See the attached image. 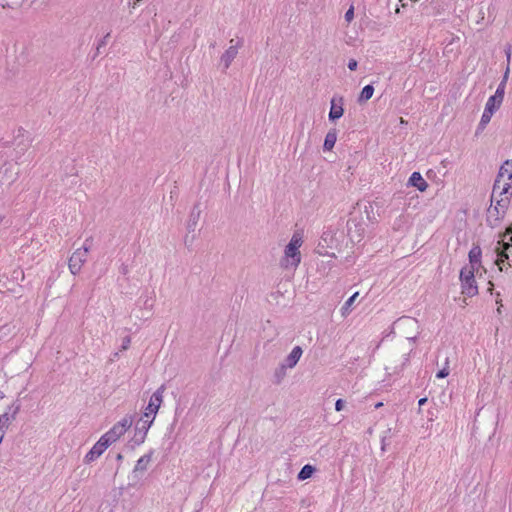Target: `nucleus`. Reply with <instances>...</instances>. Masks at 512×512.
<instances>
[{"label":"nucleus","mask_w":512,"mask_h":512,"mask_svg":"<svg viewBox=\"0 0 512 512\" xmlns=\"http://www.w3.org/2000/svg\"><path fill=\"white\" fill-rule=\"evenodd\" d=\"M512 193V160H506L500 167L493 185V198Z\"/></svg>","instance_id":"obj_1"},{"label":"nucleus","mask_w":512,"mask_h":512,"mask_svg":"<svg viewBox=\"0 0 512 512\" xmlns=\"http://www.w3.org/2000/svg\"><path fill=\"white\" fill-rule=\"evenodd\" d=\"M302 237L298 233H294L290 242L285 247L284 259L281 265L285 268L297 267L301 262V254L299 248L302 245Z\"/></svg>","instance_id":"obj_2"},{"label":"nucleus","mask_w":512,"mask_h":512,"mask_svg":"<svg viewBox=\"0 0 512 512\" xmlns=\"http://www.w3.org/2000/svg\"><path fill=\"white\" fill-rule=\"evenodd\" d=\"M502 239L498 242V245H502V248L497 247V258L495 260V264L498 266L501 272L508 271L511 268V263L509 262V254L508 250L512 247L509 243H505V239L509 238V241L512 242V226L506 228V231L501 235Z\"/></svg>","instance_id":"obj_3"},{"label":"nucleus","mask_w":512,"mask_h":512,"mask_svg":"<svg viewBox=\"0 0 512 512\" xmlns=\"http://www.w3.org/2000/svg\"><path fill=\"white\" fill-rule=\"evenodd\" d=\"M340 241L337 237V231L329 228L323 232L317 247L321 255L335 256V251L339 250Z\"/></svg>","instance_id":"obj_4"},{"label":"nucleus","mask_w":512,"mask_h":512,"mask_svg":"<svg viewBox=\"0 0 512 512\" xmlns=\"http://www.w3.org/2000/svg\"><path fill=\"white\" fill-rule=\"evenodd\" d=\"M474 273V268H468L467 266L463 267L460 271L462 294L467 297H473L478 294Z\"/></svg>","instance_id":"obj_5"},{"label":"nucleus","mask_w":512,"mask_h":512,"mask_svg":"<svg viewBox=\"0 0 512 512\" xmlns=\"http://www.w3.org/2000/svg\"><path fill=\"white\" fill-rule=\"evenodd\" d=\"M132 423V417L127 415L121 421L114 424V426L101 437L106 439V442L111 445L116 442L128 430V428L131 427Z\"/></svg>","instance_id":"obj_6"},{"label":"nucleus","mask_w":512,"mask_h":512,"mask_svg":"<svg viewBox=\"0 0 512 512\" xmlns=\"http://www.w3.org/2000/svg\"><path fill=\"white\" fill-rule=\"evenodd\" d=\"M165 391V386L161 385L150 397L149 403L145 408V412L143 417L151 419L155 418L156 413L158 412L161 403L163 401V393Z\"/></svg>","instance_id":"obj_7"},{"label":"nucleus","mask_w":512,"mask_h":512,"mask_svg":"<svg viewBox=\"0 0 512 512\" xmlns=\"http://www.w3.org/2000/svg\"><path fill=\"white\" fill-rule=\"evenodd\" d=\"M89 252V246L78 248L72 256L69 258L68 266L69 270L73 275L80 272L83 264L87 260Z\"/></svg>","instance_id":"obj_8"},{"label":"nucleus","mask_w":512,"mask_h":512,"mask_svg":"<svg viewBox=\"0 0 512 512\" xmlns=\"http://www.w3.org/2000/svg\"><path fill=\"white\" fill-rule=\"evenodd\" d=\"M364 223L357 218H351L347 221V235L351 242L359 243L364 235L365 227Z\"/></svg>","instance_id":"obj_9"},{"label":"nucleus","mask_w":512,"mask_h":512,"mask_svg":"<svg viewBox=\"0 0 512 512\" xmlns=\"http://www.w3.org/2000/svg\"><path fill=\"white\" fill-rule=\"evenodd\" d=\"M152 423L153 418L148 419L143 416L136 422L135 433L132 438V441L135 445H140L145 441L147 432Z\"/></svg>","instance_id":"obj_10"},{"label":"nucleus","mask_w":512,"mask_h":512,"mask_svg":"<svg viewBox=\"0 0 512 512\" xmlns=\"http://www.w3.org/2000/svg\"><path fill=\"white\" fill-rule=\"evenodd\" d=\"M491 201H495L496 205L494 207L491 206L488 209V213L490 216H495L496 220H498L500 217H503L505 210L510 203L508 194L500 196L499 193H497L495 198H493L492 195Z\"/></svg>","instance_id":"obj_11"},{"label":"nucleus","mask_w":512,"mask_h":512,"mask_svg":"<svg viewBox=\"0 0 512 512\" xmlns=\"http://www.w3.org/2000/svg\"><path fill=\"white\" fill-rule=\"evenodd\" d=\"M20 408V403L15 401L8 407V410L0 416V427H2V430L7 429L9 425L16 419Z\"/></svg>","instance_id":"obj_12"},{"label":"nucleus","mask_w":512,"mask_h":512,"mask_svg":"<svg viewBox=\"0 0 512 512\" xmlns=\"http://www.w3.org/2000/svg\"><path fill=\"white\" fill-rule=\"evenodd\" d=\"M331 107L328 118L330 121H336L341 118L344 114V98L342 96H333L330 101Z\"/></svg>","instance_id":"obj_13"},{"label":"nucleus","mask_w":512,"mask_h":512,"mask_svg":"<svg viewBox=\"0 0 512 512\" xmlns=\"http://www.w3.org/2000/svg\"><path fill=\"white\" fill-rule=\"evenodd\" d=\"M110 445L102 437L85 456V462L89 463L97 459Z\"/></svg>","instance_id":"obj_14"},{"label":"nucleus","mask_w":512,"mask_h":512,"mask_svg":"<svg viewBox=\"0 0 512 512\" xmlns=\"http://www.w3.org/2000/svg\"><path fill=\"white\" fill-rule=\"evenodd\" d=\"M502 86L503 85H498L495 94L493 96L489 97L485 106L492 108L494 110L499 109V107L501 106V104L503 102L504 94H505V89H503Z\"/></svg>","instance_id":"obj_15"},{"label":"nucleus","mask_w":512,"mask_h":512,"mask_svg":"<svg viewBox=\"0 0 512 512\" xmlns=\"http://www.w3.org/2000/svg\"><path fill=\"white\" fill-rule=\"evenodd\" d=\"M200 215L201 209L200 205L197 203L193 206L186 224V229L189 233L194 232L196 230L198 221L200 219Z\"/></svg>","instance_id":"obj_16"},{"label":"nucleus","mask_w":512,"mask_h":512,"mask_svg":"<svg viewBox=\"0 0 512 512\" xmlns=\"http://www.w3.org/2000/svg\"><path fill=\"white\" fill-rule=\"evenodd\" d=\"M302 353V348L300 346H295L290 352V354L284 359L281 365L284 366L285 368L295 367L298 361L300 360Z\"/></svg>","instance_id":"obj_17"},{"label":"nucleus","mask_w":512,"mask_h":512,"mask_svg":"<svg viewBox=\"0 0 512 512\" xmlns=\"http://www.w3.org/2000/svg\"><path fill=\"white\" fill-rule=\"evenodd\" d=\"M408 185L416 187L421 192H424L428 188V183L419 172H413L411 174Z\"/></svg>","instance_id":"obj_18"},{"label":"nucleus","mask_w":512,"mask_h":512,"mask_svg":"<svg viewBox=\"0 0 512 512\" xmlns=\"http://www.w3.org/2000/svg\"><path fill=\"white\" fill-rule=\"evenodd\" d=\"M238 53V46H230L221 56V63L224 65V70L228 69L232 61L235 59Z\"/></svg>","instance_id":"obj_19"},{"label":"nucleus","mask_w":512,"mask_h":512,"mask_svg":"<svg viewBox=\"0 0 512 512\" xmlns=\"http://www.w3.org/2000/svg\"><path fill=\"white\" fill-rule=\"evenodd\" d=\"M153 451L143 455L140 457L134 467L133 474L137 476L138 473H143L147 470L148 464L152 459Z\"/></svg>","instance_id":"obj_20"},{"label":"nucleus","mask_w":512,"mask_h":512,"mask_svg":"<svg viewBox=\"0 0 512 512\" xmlns=\"http://www.w3.org/2000/svg\"><path fill=\"white\" fill-rule=\"evenodd\" d=\"M481 254H482V251L479 246L472 247V249L469 251V254H468L469 262H470L469 268H474V271L478 270V267L481 264Z\"/></svg>","instance_id":"obj_21"},{"label":"nucleus","mask_w":512,"mask_h":512,"mask_svg":"<svg viewBox=\"0 0 512 512\" xmlns=\"http://www.w3.org/2000/svg\"><path fill=\"white\" fill-rule=\"evenodd\" d=\"M337 140V131L336 129H331L328 131V133L325 136L323 149L326 151H330L333 149L335 143Z\"/></svg>","instance_id":"obj_22"},{"label":"nucleus","mask_w":512,"mask_h":512,"mask_svg":"<svg viewBox=\"0 0 512 512\" xmlns=\"http://www.w3.org/2000/svg\"><path fill=\"white\" fill-rule=\"evenodd\" d=\"M374 93V87L373 85L369 84L363 87L359 97H358V103H365L368 100H370Z\"/></svg>","instance_id":"obj_23"},{"label":"nucleus","mask_w":512,"mask_h":512,"mask_svg":"<svg viewBox=\"0 0 512 512\" xmlns=\"http://www.w3.org/2000/svg\"><path fill=\"white\" fill-rule=\"evenodd\" d=\"M315 468L309 464L302 467L300 472L298 473V479L299 480H306L312 476L314 473Z\"/></svg>","instance_id":"obj_24"},{"label":"nucleus","mask_w":512,"mask_h":512,"mask_svg":"<svg viewBox=\"0 0 512 512\" xmlns=\"http://www.w3.org/2000/svg\"><path fill=\"white\" fill-rule=\"evenodd\" d=\"M359 293L355 292L351 297H349L344 305L341 308L342 316H346L350 312V308L353 305L354 301L358 297Z\"/></svg>","instance_id":"obj_25"},{"label":"nucleus","mask_w":512,"mask_h":512,"mask_svg":"<svg viewBox=\"0 0 512 512\" xmlns=\"http://www.w3.org/2000/svg\"><path fill=\"white\" fill-rule=\"evenodd\" d=\"M401 359H400V364L399 365H395L393 367V372L396 373L398 371H401L404 366L409 362V354L404 352L402 353L401 355Z\"/></svg>","instance_id":"obj_26"},{"label":"nucleus","mask_w":512,"mask_h":512,"mask_svg":"<svg viewBox=\"0 0 512 512\" xmlns=\"http://www.w3.org/2000/svg\"><path fill=\"white\" fill-rule=\"evenodd\" d=\"M286 369L284 366L280 365L276 370L274 374L275 383L280 384L283 378L286 375Z\"/></svg>","instance_id":"obj_27"},{"label":"nucleus","mask_w":512,"mask_h":512,"mask_svg":"<svg viewBox=\"0 0 512 512\" xmlns=\"http://www.w3.org/2000/svg\"><path fill=\"white\" fill-rule=\"evenodd\" d=\"M496 110L492 109V108H489L487 106H485V109H484V112L481 116V120L483 122V124H488L491 120V117L492 115L494 114Z\"/></svg>","instance_id":"obj_28"},{"label":"nucleus","mask_w":512,"mask_h":512,"mask_svg":"<svg viewBox=\"0 0 512 512\" xmlns=\"http://www.w3.org/2000/svg\"><path fill=\"white\" fill-rule=\"evenodd\" d=\"M110 37V33L108 32L99 42L96 48V55L100 53V49L107 44V40Z\"/></svg>","instance_id":"obj_29"},{"label":"nucleus","mask_w":512,"mask_h":512,"mask_svg":"<svg viewBox=\"0 0 512 512\" xmlns=\"http://www.w3.org/2000/svg\"><path fill=\"white\" fill-rule=\"evenodd\" d=\"M509 74H510V66H509V65H507L506 70H505V72H504V75H503V77H502V80H501V82L499 83V85H503V86H502V87H503V89H505V87H506V83H507V80H508Z\"/></svg>","instance_id":"obj_30"},{"label":"nucleus","mask_w":512,"mask_h":512,"mask_svg":"<svg viewBox=\"0 0 512 512\" xmlns=\"http://www.w3.org/2000/svg\"><path fill=\"white\" fill-rule=\"evenodd\" d=\"M354 18V8L351 6L345 13V20L351 22Z\"/></svg>","instance_id":"obj_31"},{"label":"nucleus","mask_w":512,"mask_h":512,"mask_svg":"<svg viewBox=\"0 0 512 512\" xmlns=\"http://www.w3.org/2000/svg\"><path fill=\"white\" fill-rule=\"evenodd\" d=\"M449 375V370L447 368H443L439 370L436 374L437 378H445Z\"/></svg>","instance_id":"obj_32"},{"label":"nucleus","mask_w":512,"mask_h":512,"mask_svg":"<svg viewBox=\"0 0 512 512\" xmlns=\"http://www.w3.org/2000/svg\"><path fill=\"white\" fill-rule=\"evenodd\" d=\"M504 51H505V55H506L507 65H509V66H510V61H511V46H510V45H507Z\"/></svg>","instance_id":"obj_33"},{"label":"nucleus","mask_w":512,"mask_h":512,"mask_svg":"<svg viewBox=\"0 0 512 512\" xmlns=\"http://www.w3.org/2000/svg\"><path fill=\"white\" fill-rule=\"evenodd\" d=\"M344 405L345 401L343 399H338L335 403V410L338 412L341 411L344 408Z\"/></svg>","instance_id":"obj_34"},{"label":"nucleus","mask_w":512,"mask_h":512,"mask_svg":"<svg viewBox=\"0 0 512 512\" xmlns=\"http://www.w3.org/2000/svg\"><path fill=\"white\" fill-rule=\"evenodd\" d=\"M357 66H358V62L355 60V59H350L349 62H348V68L351 70V71H354L357 69Z\"/></svg>","instance_id":"obj_35"},{"label":"nucleus","mask_w":512,"mask_h":512,"mask_svg":"<svg viewBox=\"0 0 512 512\" xmlns=\"http://www.w3.org/2000/svg\"><path fill=\"white\" fill-rule=\"evenodd\" d=\"M144 305H145L146 308L152 309L153 301L151 299H147V300H145Z\"/></svg>","instance_id":"obj_36"},{"label":"nucleus","mask_w":512,"mask_h":512,"mask_svg":"<svg viewBox=\"0 0 512 512\" xmlns=\"http://www.w3.org/2000/svg\"><path fill=\"white\" fill-rule=\"evenodd\" d=\"M129 344H130V338L129 337L124 338L122 348L127 349Z\"/></svg>","instance_id":"obj_37"},{"label":"nucleus","mask_w":512,"mask_h":512,"mask_svg":"<svg viewBox=\"0 0 512 512\" xmlns=\"http://www.w3.org/2000/svg\"><path fill=\"white\" fill-rule=\"evenodd\" d=\"M92 238H87L83 244L82 247L89 246V249L91 248Z\"/></svg>","instance_id":"obj_38"},{"label":"nucleus","mask_w":512,"mask_h":512,"mask_svg":"<svg viewBox=\"0 0 512 512\" xmlns=\"http://www.w3.org/2000/svg\"><path fill=\"white\" fill-rule=\"evenodd\" d=\"M426 402H427V398H426V397H423V398L419 399L418 404H419V406L421 407V406H423Z\"/></svg>","instance_id":"obj_39"},{"label":"nucleus","mask_w":512,"mask_h":512,"mask_svg":"<svg viewBox=\"0 0 512 512\" xmlns=\"http://www.w3.org/2000/svg\"><path fill=\"white\" fill-rule=\"evenodd\" d=\"M4 436H5V430H2V427H0V444L2 443Z\"/></svg>","instance_id":"obj_40"},{"label":"nucleus","mask_w":512,"mask_h":512,"mask_svg":"<svg viewBox=\"0 0 512 512\" xmlns=\"http://www.w3.org/2000/svg\"><path fill=\"white\" fill-rule=\"evenodd\" d=\"M487 124H483L482 121H480L479 125H478V128L477 130L480 131V130H483L485 127H486Z\"/></svg>","instance_id":"obj_41"},{"label":"nucleus","mask_w":512,"mask_h":512,"mask_svg":"<svg viewBox=\"0 0 512 512\" xmlns=\"http://www.w3.org/2000/svg\"><path fill=\"white\" fill-rule=\"evenodd\" d=\"M488 284H489V287H488V289H487V290H488L490 293H492V290H493L494 284H493L491 281H490Z\"/></svg>","instance_id":"obj_42"},{"label":"nucleus","mask_w":512,"mask_h":512,"mask_svg":"<svg viewBox=\"0 0 512 512\" xmlns=\"http://www.w3.org/2000/svg\"><path fill=\"white\" fill-rule=\"evenodd\" d=\"M396 356H397L396 354H393V355L391 356V358H392V359H391V361H392L394 364H396V363H397Z\"/></svg>","instance_id":"obj_43"},{"label":"nucleus","mask_w":512,"mask_h":512,"mask_svg":"<svg viewBox=\"0 0 512 512\" xmlns=\"http://www.w3.org/2000/svg\"><path fill=\"white\" fill-rule=\"evenodd\" d=\"M4 397H5L4 392L0 390V399H3Z\"/></svg>","instance_id":"obj_44"},{"label":"nucleus","mask_w":512,"mask_h":512,"mask_svg":"<svg viewBox=\"0 0 512 512\" xmlns=\"http://www.w3.org/2000/svg\"><path fill=\"white\" fill-rule=\"evenodd\" d=\"M122 459H123L122 454H118V455H117V460H118V461H120V460H122Z\"/></svg>","instance_id":"obj_45"},{"label":"nucleus","mask_w":512,"mask_h":512,"mask_svg":"<svg viewBox=\"0 0 512 512\" xmlns=\"http://www.w3.org/2000/svg\"><path fill=\"white\" fill-rule=\"evenodd\" d=\"M382 405H383V403H382V402H379V403H377V404L375 405V408H379V407H381Z\"/></svg>","instance_id":"obj_46"},{"label":"nucleus","mask_w":512,"mask_h":512,"mask_svg":"<svg viewBox=\"0 0 512 512\" xmlns=\"http://www.w3.org/2000/svg\"><path fill=\"white\" fill-rule=\"evenodd\" d=\"M122 273H123V274H126V273H127V267H123V269H122Z\"/></svg>","instance_id":"obj_47"},{"label":"nucleus","mask_w":512,"mask_h":512,"mask_svg":"<svg viewBox=\"0 0 512 512\" xmlns=\"http://www.w3.org/2000/svg\"><path fill=\"white\" fill-rule=\"evenodd\" d=\"M141 0H135L134 2V5H136L138 2H140Z\"/></svg>","instance_id":"obj_48"},{"label":"nucleus","mask_w":512,"mask_h":512,"mask_svg":"<svg viewBox=\"0 0 512 512\" xmlns=\"http://www.w3.org/2000/svg\"><path fill=\"white\" fill-rule=\"evenodd\" d=\"M508 254H509V258H510V257H512V253H509V252H508Z\"/></svg>","instance_id":"obj_49"}]
</instances>
